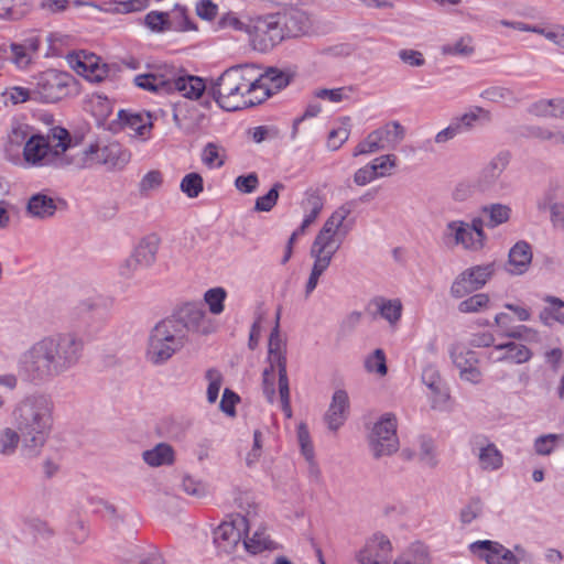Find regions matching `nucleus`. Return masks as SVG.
Listing matches in <instances>:
<instances>
[{"mask_svg": "<svg viewBox=\"0 0 564 564\" xmlns=\"http://www.w3.org/2000/svg\"><path fill=\"white\" fill-rule=\"evenodd\" d=\"M83 350L84 341L77 334H52L22 354L19 369L31 381H51L73 369L79 362Z\"/></svg>", "mask_w": 564, "mask_h": 564, "instance_id": "obj_1", "label": "nucleus"}, {"mask_svg": "<svg viewBox=\"0 0 564 564\" xmlns=\"http://www.w3.org/2000/svg\"><path fill=\"white\" fill-rule=\"evenodd\" d=\"M53 411L54 403L45 394L28 395L13 406L10 417L23 437L24 456L40 455L52 432Z\"/></svg>", "mask_w": 564, "mask_h": 564, "instance_id": "obj_2", "label": "nucleus"}, {"mask_svg": "<svg viewBox=\"0 0 564 564\" xmlns=\"http://www.w3.org/2000/svg\"><path fill=\"white\" fill-rule=\"evenodd\" d=\"M69 133L65 129L54 130L52 134L35 133L22 149L10 151V162L24 169H66L73 167V149L69 147Z\"/></svg>", "mask_w": 564, "mask_h": 564, "instance_id": "obj_3", "label": "nucleus"}, {"mask_svg": "<svg viewBox=\"0 0 564 564\" xmlns=\"http://www.w3.org/2000/svg\"><path fill=\"white\" fill-rule=\"evenodd\" d=\"M256 66L237 65L226 69L208 88L215 101L227 111H236L259 105L256 89Z\"/></svg>", "mask_w": 564, "mask_h": 564, "instance_id": "obj_4", "label": "nucleus"}, {"mask_svg": "<svg viewBox=\"0 0 564 564\" xmlns=\"http://www.w3.org/2000/svg\"><path fill=\"white\" fill-rule=\"evenodd\" d=\"M279 318L280 314L276 316V325L272 329L269 338L267 356L268 366L262 372V390L268 402L273 403L276 400L278 388L281 408L288 416H291V397L286 371L285 343L280 335Z\"/></svg>", "mask_w": 564, "mask_h": 564, "instance_id": "obj_5", "label": "nucleus"}, {"mask_svg": "<svg viewBox=\"0 0 564 564\" xmlns=\"http://www.w3.org/2000/svg\"><path fill=\"white\" fill-rule=\"evenodd\" d=\"M351 210L349 204L341 205L326 219L311 246L310 254L315 262L330 265L334 256L350 231V226L346 224V219Z\"/></svg>", "mask_w": 564, "mask_h": 564, "instance_id": "obj_6", "label": "nucleus"}, {"mask_svg": "<svg viewBox=\"0 0 564 564\" xmlns=\"http://www.w3.org/2000/svg\"><path fill=\"white\" fill-rule=\"evenodd\" d=\"M186 341V336L178 324L167 318L163 319L150 332L145 358L154 366L164 365L185 346Z\"/></svg>", "mask_w": 564, "mask_h": 564, "instance_id": "obj_7", "label": "nucleus"}, {"mask_svg": "<svg viewBox=\"0 0 564 564\" xmlns=\"http://www.w3.org/2000/svg\"><path fill=\"white\" fill-rule=\"evenodd\" d=\"M131 160V153L118 142H95L73 150V167L88 169L95 165H105L109 170H123Z\"/></svg>", "mask_w": 564, "mask_h": 564, "instance_id": "obj_8", "label": "nucleus"}, {"mask_svg": "<svg viewBox=\"0 0 564 564\" xmlns=\"http://www.w3.org/2000/svg\"><path fill=\"white\" fill-rule=\"evenodd\" d=\"M442 238L448 247H460L465 251L478 252L487 243L485 219L474 217L469 223L464 220L448 221L443 230Z\"/></svg>", "mask_w": 564, "mask_h": 564, "instance_id": "obj_9", "label": "nucleus"}, {"mask_svg": "<svg viewBox=\"0 0 564 564\" xmlns=\"http://www.w3.org/2000/svg\"><path fill=\"white\" fill-rule=\"evenodd\" d=\"M397 427V416L390 412L383 413L373 423L368 435V444L376 458L392 455L398 451L399 438Z\"/></svg>", "mask_w": 564, "mask_h": 564, "instance_id": "obj_10", "label": "nucleus"}, {"mask_svg": "<svg viewBox=\"0 0 564 564\" xmlns=\"http://www.w3.org/2000/svg\"><path fill=\"white\" fill-rule=\"evenodd\" d=\"M74 85L72 75L65 72L48 69L36 77L33 88L34 100L41 102H56L70 94Z\"/></svg>", "mask_w": 564, "mask_h": 564, "instance_id": "obj_11", "label": "nucleus"}, {"mask_svg": "<svg viewBox=\"0 0 564 564\" xmlns=\"http://www.w3.org/2000/svg\"><path fill=\"white\" fill-rule=\"evenodd\" d=\"M509 164V154L500 152L495 155L479 172L476 187L479 193L490 195H501L509 191V183L505 170Z\"/></svg>", "mask_w": 564, "mask_h": 564, "instance_id": "obj_12", "label": "nucleus"}, {"mask_svg": "<svg viewBox=\"0 0 564 564\" xmlns=\"http://www.w3.org/2000/svg\"><path fill=\"white\" fill-rule=\"evenodd\" d=\"M249 530L245 516L232 514L224 520L213 533V541L219 554H232Z\"/></svg>", "mask_w": 564, "mask_h": 564, "instance_id": "obj_13", "label": "nucleus"}, {"mask_svg": "<svg viewBox=\"0 0 564 564\" xmlns=\"http://www.w3.org/2000/svg\"><path fill=\"white\" fill-rule=\"evenodd\" d=\"M495 263L470 267L459 273L451 285V295L462 299L465 295L482 289L495 274Z\"/></svg>", "mask_w": 564, "mask_h": 564, "instance_id": "obj_14", "label": "nucleus"}, {"mask_svg": "<svg viewBox=\"0 0 564 564\" xmlns=\"http://www.w3.org/2000/svg\"><path fill=\"white\" fill-rule=\"evenodd\" d=\"M449 357L458 371L460 380L474 386L482 382L484 373L480 368V357L478 352L465 345L456 344L449 349Z\"/></svg>", "mask_w": 564, "mask_h": 564, "instance_id": "obj_15", "label": "nucleus"}, {"mask_svg": "<svg viewBox=\"0 0 564 564\" xmlns=\"http://www.w3.org/2000/svg\"><path fill=\"white\" fill-rule=\"evenodd\" d=\"M511 339L501 341L494 345L490 349L486 350L482 355L488 364H512L523 365L529 362L532 357V350L524 344Z\"/></svg>", "mask_w": 564, "mask_h": 564, "instance_id": "obj_16", "label": "nucleus"}, {"mask_svg": "<svg viewBox=\"0 0 564 564\" xmlns=\"http://www.w3.org/2000/svg\"><path fill=\"white\" fill-rule=\"evenodd\" d=\"M392 553L393 545L389 536L375 532L366 539L355 558L359 564H390Z\"/></svg>", "mask_w": 564, "mask_h": 564, "instance_id": "obj_17", "label": "nucleus"}, {"mask_svg": "<svg viewBox=\"0 0 564 564\" xmlns=\"http://www.w3.org/2000/svg\"><path fill=\"white\" fill-rule=\"evenodd\" d=\"M170 322L178 324L182 333L187 337L188 332L208 334L213 330V325L206 315V312L198 303H186L177 312L176 316L167 318Z\"/></svg>", "mask_w": 564, "mask_h": 564, "instance_id": "obj_18", "label": "nucleus"}, {"mask_svg": "<svg viewBox=\"0 0 564 564\" xmlns=\"http://www.w3.org/2000/svg\"><path fill=\"white\" fill-rule=\"evenodd\" d=\"M367 312L375 319H382L387 322L392 329H395L402 318L403 304L398 297L390 299L383 295H377L369 301Z\"/></svg>", "mask_w": 564, "mask_h": 564, "instance_id": "obj_19", "label": "nucleus"}, {"mask_svg": "<svg viewBox=\"0 0 564 564\" xmlns=\"http://www.w3.org/2000/svg\"><path fill=\"white\" fill-rule=\"evenodd\" d=\"M468 550L487 564H519L514 554L496 541H475L468 545Z\"/></svg>", "mask_w": 564, "mask_h": 564, "instance_id": "obj_20", "label": "nucleus"}, {"mask_svg": "<svg viewBox=\"0 0 564 564\" xmlns=\"http://www.w3.org/2000/svg\"><path fill=\"white\" fill-rule=\"evenodd\" d=\"M160 247V238L149 235L140 240L132 257L121 267V274L129 276L137 265L150 267L154 263Z\"/></svg>", "mask_w": 564, "mask_h": 564, "instance_id": "obj_21", "label": "nucleus"}, {"mask_svg": "<svg viewBox=\"0 0 564 564\" xmlns=\"http://www.w3.org/2000/svg\"><path fill=\"white\" fill-rule=\"evenodd\" d=\"M256 89L262 93L257 94L259 104L289 85V76L276 68L261 73L260 68L256 66Z\"/></svg>", "mask_w": 564, "mask_h": 564, "instance_id": "obj_22", "label": "nucleus"}, {"mask_svg": "<svg viewBox=\"0 0 564 564\" xmlns=\"http://www.w3.org/2000/svg\"><path fill=\"white\" fill-rule=\"evenodd\" d=\"M349 412V397L346 390L337 389L333 393L325 421L329 430L337 431L347 420Z\"/></svg>", "mask_w": 564, "mask_h": 564, "instance_id": "obj_23", "label": "nucleus"}, {"mask_svg": "<svg viewBox=\"0 0 564 564\" xmlns=\"http://www.w3.org/2000/svg\"><path fill=\"white\" fill-rule=\"evenodd\" d=\"M172 72L162 73L160 70L139 74L133 78V83L140 89L156 94H171Z\"/></svg>", "mask_w": 564, "mask_h": 564, "instance_id": "obj_24", "label": "nucleus"}, {"mask_svg": "<svg viewBox=\"0 0 564 564\" xmlns=\"http://www.w3.org/2000/svg\"><path fill=\"white\" fill-rule=\"evenodd\" d=\"M533 253L529 242L520 240L516 242L508 256L507 271L513 275L525 273L532 262Z\"/></svg>", "mask_w": 564, "mask_h": 564, "instance_id": "obj_25", "label": "nucleus"}, {"mask_svg": "<svg viewBox=\"0 0 564 564\" xmlns=\"http://www.w3.org/2000/svg\"><path fill=\"white\" fill-rule=\"evenodd\" d=\"M282 28L288 37H297L307 34L311 29L310 15L302 10H290L282 17Z\"/></svg>", "mask_w": 564, "mask_h": 564, "instance_id": "obj_26", "label": "nucleus"}, {"mask_svg": "<svg viewBox=\"0 0 564 564\" xmlns=\"http://www.w3.org/2000/svg\"><path fill=\"white\" fill-rule=\"evenodd\" d=\"M206 89V84L200 77L193 75L175 77L172 75L171 93L178 91L185 98L198 99Z\"/></svg>", "mask_w": 564, "mask_h": 564, "instance_id": "obj_27", "label": "nucleus"}, {"mask_svg": "<svg viewBox=\"0 0 564 564\" xmlns=\"http://www.w3.org/2000/svg\"><path fill=\"white\" fill-rule=\"evenodd\" d=\"M512 317L505 312H500L495 316V324L503 333V337L508 339H534L538 337V332L525 325H518L512 327Z\"/></svg>", "mask_w": 564, "mask_h": 564, "instance_id": "obj_28", "label": "nucleus"}, {"mask_svg": "<svg viewBox=\"0 0 564 564\" xmlns=\"http://www.w3.org/2000/svg\"><path fill=\"white\" fill-rule=\"evenodd\" d=\"M34 129L23 122H13L8 133V142L4 147L6 158L10 161L11 152H21L20 148H24L31 137L35 135Z\"/></svg>", "mask_w": 564, "mask_h": 564, "instance_id": "obj_29", "label": "nucleus"}, {"mask_svg": "<svg viewBox=\"0 0 564 564\" xmlns=\"http://www.w3.org/2000/svg\"><path fill=\"white\" fill-rule=\"evenodd\" d=\"M476 456L480 468L485 471H496L503 466V454L491 442L479 444Z\"/></svg>", "mask_w": 564, "mask_h": 564, "instance_id": "obj_30", "label": "nucleus"}, {"mask_svg": "<svg viewBox=\"0 0 564 564\" xmlns=\"http://www.w3.org/2000/svg\"><path fill=\"white\" fill-rule=\"evenodd\" d=\"M143 462L150 467L171 466L175 462V451L167 443H159L142 453Z\"/></svg>", "mask_w": 564, "mask_h": 564, "instance_id": "obj_31", "label": "nucleus"}, {"mask_svg": "<svg viewBox=\"0 0 564 564\" xmlns=\"http://www.w3.org/2000/svg\"><path fill=\"white\" fill-rule=\"evenodd\" d=\"M540 210H550V220L555 229L564 230V204L555 202V192L547 189L538 200Z\"/></svg>", "mask_w": 564, "mask_h": 564, "instance_id": "obj_32", "label": "nucleus"}, {"mask_svg": "<svg viewBox=\"0 0 564 564\" xmlns=\"http://www.w3.org/2000/svg\"><path fill=\"white\" fill-rule=\"evenodd\" d=\"M546 306L539 314L540 322L547 327L555 323L564 326V301L560 297L547 295L544 297Z\"/></svg>", "mask_w": 564, "mask_h": 564, "instance_id": "obj_33", "label": "nucleus"}, {"mask_svg": "<svg viewBox=\"0 0 564 564\" xmlns=\"http://www.w3.org/2000/svg\"><path fill=\"white\" fill-rule=\"evenodd\" d=\"M56 209V200L43 193L32 195L26 206L30 216L40 219L52 217Z\"/></svg>", "mask_w": 564, "mask_h": 564, "instance_id": "obj_34", "label": "nucleus"}, {"mask_svg": "<svg viewBox=\"0 0 564 564\" xmlns=\"http://www.w3.org/2000/svg\"><path fill=\"white\" fill-rule=\"evenodd\" d=\"M391 564H431V555L424 544L413 543L400 552Z\"/></svg>", "mask_w": 564, "mask_h": 564, "instance_id": "obj_35", "label": "nucleus"}, {"mask_svg": "<svg viewBox=\"0 0 564 564\" xmlns=\"http://www.w3.org/2000/svg\"><path fill=\"white\" fill-rule=\"evenodd\" d=\"M39 48V42L35 39L29 40L24 44H11V61L19 69H25L33 59V54Z\"/></svg>", "mask_w": 564, "mask_h": 564, "instance_id": "obj_36", "label": "nucleus"}, {"mask_svg": "<svg viewBox=\"0 0 564 564\" xmlns=\"http://www.w3.org/2000/svg\"><path fill=\"white\" fill-rule=\"evenodd\" d=\"M88 505L93 513L99 516L111 524H118L122 521V517L116 506L102 498L95 496L88 497Z\"/></svg>", "mask_w": 564, "mask_h": 564, "instance_id": "obj_37", "label": "nucleus"}, {"mask_svg": "<svg viewBox=\"0 0 564 564\" xmlns=\"http://www.w3.org/2000/svg\"><path fill=\"white\" fill-rule=\"evenodd\" d=\"M23 443V437L14 426H4L0 429V456L2 457H11L13 456L20 443Z\"/></svg>", "mask_w": 564, "mask_h": 564, "instance_id": "obj_38", "label": "nucleus"}, {"mask_svg": "<svg viewBox=\"0 0 564 564\" xmlns=\"http://www.w3.org/2000/svg\"><path fill=\"white\" fill-rule=\"evenodd\" d=\"M481 213L487 217L485 226L488 228H496L506 224L511 217V207L505 204H489L481 208Z\"/></svg>", "mask_w": 564, "mask_h": 564, "instance_id": "obj_39", "label": "nucleus"}, {"mask_svg": "<svg viewBox=\"0 0 564 564\" xmlns=\"http://www.w3.org/2000/svg\"><path fill=\"white\" fill-rule=\"evenodd\" d=\"M531 111L536 116L564 118V98L539 100Z\"/></svg>", "mask_w": 564, "mask_h": 564, "instance_id": "obj_40", "label": "nucleus"}, {"mask_svg": "<svg viewBox=\"0 0 564 564\" xmlns=\"http://www.w3.org/2000/svg\"><path fill=\"white\" fill-rule=\"evenodd\" d=\"M485 512V502L480 497H470L459 510V521L468 525L481 518Z\"/></svg>", "mask_w": 564, "mask_h": 564, "instance_id": "obj_41", "label": "nucleus"}, {"mask_svg": "<svg viewBox=\"0 0 564 564\" xmlns=\"http://www.w3.org/2000/svg\"><path fill=\"white\" fill-rule=\"evenodd\" d=\"M167 29L185 32L196 30V25L189 19L188 10L183 6L176 4L169 14Z\"/></svg>", "mask_w": 564, "mask_h": 564, "instance_id": "obj_42", "label": "nucleus"}, {"mask_svg": "<svg viewBox=\"0 0 564 564\" xmlns=\"http://www.w3.org/2000/svg\"><path fill=\"white\" fill-rule=\"evenodd\" d=\"M382 150H386V147L379 130L376 129L356 145L352 156L369 155Z\"/></svg>", "mask_w": 564, "mask_h": 564, "instance_id": "obj_43", "label": "nucleus"}, {"mask_svg": "<svg viewBox=\"0 0 564 564\" xmlns=\"http://www.w3.org/2000/svg\"><path fill=\"white\" fill-rule=\"evenodd\" d=\"M378 130L382 137L386 149L395 148L405 135V129L398 121H391L378 128Z\"/></svg>", "mask_w": 564, "mask_h": 564, "instance_id": "obj_44", "label": "nucleus"}, {"mask_svg": "<svg viewBox=\"0 0 564 564\" xmlns=\"http://www.w3.org/2000/svg\"><path fill=\"white\" fill-rule=\"evenodd\" d=\"M490 112L481 107H475L468 112L463 113L459 117L454 118L452 121L457 123L459 133L466 132L474 128L478 120H489Z\"/></svg>", "mask_w": 564, "mask_h": 564, "instance_id": "obj_45", "label": "nucleus"}, {"mask_svg": "<svg viewBox=\"0 0 564 564\" xmlns=\"http://www.w3.org/2000/svg\"><path fill=\"white\" fill-rule=\"evenodd\" d=\"M491 301L488 294L486 293H477L465 300H463L458 304V311L460 313L469 314V313H480L490 307Z\"/></svg>", "mask_w": 564, "mask_h": 564, "instance_id": "obj_46", "label": "nucleus"}, {"mask_svg": "<svg viewBox=\"0 0 564 564\" xmlns=\"http://www.w3.org/2000/svg\"><path fill=\"white\" fill-rule=\"evenodd\" d=\"M29 11L28 0H0V18L19 20Z\"/></svg>", "mask_w": 564, "mask_h": 564, "instance_id": "obj_47", "label": "nucleus"}, {"mask_svg": "<svg viewBox=\"0 0 564 564\" xmlns=\"http://www.w3.org/2000/svg\"><path fill=\"white\" fill-rule=\"evenodd\" d=\"M226 159L225 149L216 143H207L202 152V162L208 169H219Z\"/></svg>", "mask_w": 564, "mask_h": 564, "instance_id": "obj_48", "label": "nucleus"}, {"mask_svg": "<svg viewBox=\"0 0 564 564\" xmlns=\"http://www.w3.org/2000/svg\"><path fill=\"white\" fill-rule=\"evenodd\" d=\"M242 542L246 551L251 554H259L274 547L269 535L261 530H257L250 538L242 539Z\"/></svg>", "mask_w": 564, "mask_h": 564, "instance_id": "obj_49", "label": "nucleus"}, {"mask_svg": "<svg viewBox=\"0 0 564 564\" xmlns=\"http://www.w3.org/2000/svg\"><path fill=\"white\" fill-rule=\"evenodd\" d=\"M227 297V292L224 288H213L205 292L204 301L208 306V310L214 315H219L225 310V300Z\"/></svg>", "mask_w": 564, "mask_h": 564, "instance_id": "obj_50", "label": "nucleus"}, {"mask_svg": "<svg viewBox=\"0 0 564 564\" xmlns=\"http://www.w3.org/2000/svg\"><path fill=\"white\" fill-rule=\"evenodd\" d=\"M180 188L188 198H196L204 191V180L198 173H188L182 178Z\"/></svg>", "mask_w": 564, "mask_h": 564, "instance_id": "obj_51", "label": "nucleus"}, {"mask_svg": "<svg viewBox=\"0 0 564 564\" xmlns=\"http://www.w3.org/2000/svg\"><path fill=\"white\" fill-rule=\"evenodd\" d=\"M68 64L78 74H87V67L90 64L98 62V56L94 53L80 51L69 54L67 56Z\"/></svg>", "mask_w": 564, "mask_h": 564, "instance_id": "obj_52", "label": "nucleus"}, {"mask_svg": "<svg viewBox=\"0 0 564 564\" xmlns=\"http://www.w3.org/2000/svg\"><path fill=\"white\" fill-rule=\"evenodd\" d=\"M441 52L443 55L448 56H469L474 53L471 39L466 36L455 42L447 43L442 46Z\"/></svg>", "mask_w": 564, "mask_h": 564, "instance_id": "obj_53", "label": "nucleus"}, {"mask_svg": "<svg viewBox=\"0 0 564 564\" xmlns=\"http://www.w3.org/2000/svg\"><path fill=\"white\" fill-rule=\"evenodd\" d=\"M398 159L394 154H383L373 159L370 164L378 178L387 177L392 174L397 167Z\"/></svg>", "mask_w": 564, "mask_h": 564, "instance_id": "obj_54", "label": "nucleus"}, {"mask_svg": "<svg viewBox=\"0 0 564 564\" xmlns=\"http://www.w3.org/2000/svg\"><path fill=\"white\" fill-rule=\"evenodd\" d=\"M365 368L370 373H377L381 377L388 372L386 354L382 349H376L365 359Z\"/></svg>", "mask_w": 564, "mask_h": 564, "instance_id": "obj_55", "label": "nucleus"}, {"mask_svg": "<svg viewBox=\"0 0 564 564\" xmlns=\"http://www.w3.org/2000/svg\"><path fill=\"white\" fill-rule=\"evenodd\" d=\"M563 440L561 434H545L535 438L533 447L538 455L546 456L552 454Z\"/></svg>", "mask_w": 564, "mask_h": 564, "instance_id": "obj_56", "label": "nucleus"}, {"mask_svg": "<svg viewBox=\"0 0 564 564\" xmlns=\"http://www.w3.org/2000/svg\"><path fill=\"white\" fill-rule=\"evenodd\" d=\"M118 117L127 126L135 130L139 135H144L150 131L151 123L145 121L144 118L139 113H130L126 110H120L118 112Z\"/></svg>", "mask_w": 564, "mask_h": 564, "instance_id": "obj_57", "label": "nucleus"}, {"mask_svg": "<svg viewBox=\"0 0 564 564\" xmlns=\"http://www.w3.org/2000/svg\"><path fill=\"white\" fill-rule=\"evenodd\" d=\"M184 492L195 498H205L209 495V486L200 479L186 475L182 479Z\"/></svg>", "mask_w": 564, "mask_h": 564, "instance_id": "obj_58", "label": "nucleus"}, {"mask_svg": "<svg viewBox=\"0 0 564 564\" xmlns=\"http://www.w3.org/2000/svg\"><path fill=\"white\" fill-rule=\"evenodd\" d=\"M88 6L97 9L100 12L112 13V14H127L131 13V4L129 0H110L102 3L90 2Z\"/></svg>", "mask_w": 564, "mask_h": 564, "instance_id": "obj_59", "label": "nucleus"}, {"mask_svg": "<svg viewBox=\"0 0 564 564\" xmlns=\"http://www.w3.org/2000/svg\"><path fill=\"white\" fill-rule=\"evenodd\" d=\"M284 186L281 183H275L272 188L263 196L256 199L254 210L256 212H270L279 199V191Z\"/></svg>", "mask_w": 564, "mask_h": 564, "instance_id": "obj_60", "label": "nucleus"}, {"mask_svg": "<svg viewBox=\"0 0 564 564\" xmlns=\"http://www.w3.org/2000/svg\"><path fill=\"white\" fill-rule=\"evenodd\" d=\"M6 102L18 105L28 100H34L33 89L21 86H12L4 90L2 94Z\"/></svg>", "mask_w": 564, "mask_h": 564, "instance_id": "obj_61", "label": "nucleus"}, {"mask_svg": "<svg viewBox=\"0 0 564 564\" xmlns=\"http://www.w3.org/2000/svg\"><path fill=\"white\" fill-rule=\"evenodd\" d=\"M217 26L219 30L230 29L246 33H249L250 31V26L243 22L235 12H227L223 14L217 22Z\"/></svg>", "mask_w": 564, "mask_h": 564, "instance_id": "obj_62", "label": "nucleus"}, {"mask_svg": "<svg viewBox=\"0 0 564 564\" xmlns=\"http://www.w3.org/2000/svg\"><path fill=\"white\" fill-rule=\"evenodd\" d=\"M162 183V173L158 170H152L144 174V176L141 178L139 183V191L141 195H148L149 193L159 189Z\"/></svg>", "mask_w": 564, "mask_h": 564, "instance_id": "obj_63", "label": "nucleus"}, {"mask_svg": "<svg viewBox=\"0 0 564 564\" xmlns=\"http://www.w3.org/2000/svg\"><path fill=\"white\" fill-rule=\"evenodd\" d=\"M350 130L348 126L340 123L330 130L327 139V148L332 151L338 150L348 140Z\"/></svg>", "mask_w": 564, "mask_h": 564, "instance_id": "obj_64", "label": "nucleus"}]
</instances>
